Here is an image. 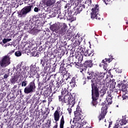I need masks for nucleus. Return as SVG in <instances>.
<instances>
[{"instance_id": "nucleus-9", "label": "nucleus", "mask_w": 128, "mask_h": 128, "mask_svg": "<svg viewBox=\"0 0 128 128\" xmlns=\"http://www.w3.org/2000/svg\"><path fill=\"white\" fill-rule=\"evenodd\" d=\"M10 64V58L8 56H4L0 60V66L2 68H6Z\"/></svg>"}, {"instance_id": "nucleus-58", "label": "nucleus", "mask_w": 128, "mask_h": 128, "mask_svg": "<svg viewBox=\"0 0 128 128\" xmlns=\"http://www.w3.org/2000/svg\"><path fill=\"white\" fill-rule=\"evenodd\" d=\"M32 54L33 56H38L40 54V52H34Z\"/></svg>"}, {"instance_id": "nucleus-33", "label": "nucleus", "mask_w": 128, "mask_h": 128, "mask_svg": "<svg viewBox=\"0 0 128 128\" xmlns=\"http://www.w3.org/2000/svg\"><path fill=\"white\" fill-rule=\"evenodd\" d=\"M58 14V18H60V20H62V18L64 19L66 18V12H64V13L62 14L60 12H59Z\"/></svg>"}, {"instance_id": "nucleus-64", "label": "nucleus", "mask_w": 128, "mask_h": 128, "mask_svg": "<svg viewBox=\"0 0 128 128\" xmlns=\"http://www.w3.org/2000/svg\"><path fill=\"white\" fill-rule=\"evenodd\" d=\"M116 82H112L111 83V85L112 86V88H116Z\"/></svg>"}, {"instance_id": "nucleus-23", "label": "nucleus", "mask_w": 128, "mask_h": 128, "mask_svg": "<svg viewBox=\"0 0 128 128\" xmlns=\"http://www.w3.org/2000/svg\"><path fill=\"white\" fill-rule=\"evenodd\" d=\"M18 78H20V76H18V74H16V76H12L10 80V84H14L16 82H18Z\"/></svg>"}, {"instance_id": "nucleus-57", "label": "nucleus", "mask_w": 128, "mask_h": 128, "mask_svg": "<svg viewBox=\"0 0 128 128\" xmlns=\"http://www.w3.org/2000/svg\"><path fill=\"white\" fill-rule=\"evenodd\" d=\"M70 85L72 88H74L76 86V82L70 83Z\"/></svg>"}, {"instance_id": "nucleus-1", "label": "nucleus", "mask_w": 128, "mask_h": 128, "mask_svg": "<svg viewBox=\"0 0 128 128\" xmlns=\"http://www.w3.org/2000/svg\"><path fill=\"white\" fill-rule=\"evenodd\" d=\"M87 74L89 76H87L88 80L92 79L91 80L92 104L94 106H95V108H96V106L98 104V98H100V86L98 85L104 86L106 84V81L102 78H98L97 72L88 71Z\"/></svg>"}, {"instance_id": "nucleus-40", "label": "nucleus", "mask_w": 128, "mask_h": 128, "mask_svg": "<svg viewBox=\"0 0 128 128\" xmlns=\"http://www.w3.org/2000/svg\"><path fill=\"white\" fill-rule=\"evenodd\" d=\"M92 4V0H88L85 2V6L88 8V6H90Z\"/></svg>"}, {"instance_id": "nucleus-20", "label": "nucleus", "mask_w": 128, "mask_h": 128, "mask_svg": "<svg viewBox=\"0 0 128 128\" xmlns=\"http://www.w3.org/2000/svg\"><path fill=\"white\" fill-rule=\"evenodd\" d=\"M74 120H76V122H78L80 120H84V117H82V113H74Z\"/></svg>"}, {"instance_id": "nucleus-59", "label": "nucleus", "mask_w": 128, "mask_h": 128, "mask_svg": "<svg viewBox=\"0 0 128 128\" xmlns=\"http://www.w3.org/2000/svg\"><path fill=\"white\" fill-rule=\"evenodd\" d=\"M52 96H54L52 94L48 98V101L50 102H52Z\"/></svg>"}, {"instance_id": "nucleus-5", "label": "nucleus", "mask_w": 128, "mask_h": 128, "mask_svg": "<svg viewBox=\"0 0 128 128\" xmlns=\"http://www.w3.org/2000/svg\"><path fill=\"white\" fill-rule=\"evenodd\" d=\"M73 62H71L68 66H70L71 68L72 67V66L75 64V66L78 68H80V65L82 64V62L84 60V55L80 54H78V55L76 56H73L72 58H74Z\"/></svg>"}, {"instance_id": "nucleus-34", "label": "nucleus", "mask_w": 128, "mask_h": 128, "mask_svg": "<svg viewBox=\"0 0 128 128\" xmlns=\"http://www.w3.org/2000/svg\"><path fill=\"white\" fill-rule=\"evenodd\" d=\"M32 100H33L32 104H34V102H36V100H40V97H38V93L36 92V94L33 96Z\"/></svg>"}, {"instance_id": "nucleus-48", "label": "nucleus", "mask_w": 128, "mask_h": 128, "mask_svg": "<svg viewBox=\"0 0 128 128\" xmlns=\"http://www.w3.org/2000/svg\"><path fill=\"white\" fill-rule=\"evenodd\" d=\"M14 54L16 56H22V52L20 51H16L15 52Z\"/></svg>"}, {"instance_id": "nucleus-35", "label": "nucleus", "mask_w": 128, "mask_h": 128, "mask_svg": "<svg viewBox=\"0 0 128 128\" xmlns=\"http://www.w3.org/2000/svg\"><path fill=\"white\" fill-rule=\"evenodd\" d=\"M106 88L104 87L102 90H100V94H101L100 96H102L106 94Z\"/></svg>"}, {"instance_id": "nucleus-38", "label": "nucleus", "mask_w": 128, "mask_h": 128, "mask_svg": "<svg viewBox=\"0 0 128 128\" xmlns=\"http://www.w3.org/2000/svg\"><path fill=\"white\" fill-rule=\"evenodd\" d=\"M57 14H56L54 12H53V11H50L48 14L50 18H54L56 16Z\"/></svg>"}, {"instance_id": "nucleus-15", "label": "nucleus", "mask_w": 128, "mask_h": 128, "mask_svg": "<svg viewBox=\"0 0 128 128\" xmlns=\"http://www.w3.org/2000/svg\"><path fill=\"white\" fill-rule=\"evenodd\" d=\"M21 70V69H19V70L16 72V74H17L18 76H20V78H23L24 76V78H30V74L29 72H28L26 70H24L22 72H20Z\"/></svg>"}, {"instance_id": "nucleus-36", "label": "nucleus", "mask_w": 128, "mask_h": 128, "mask_svg": "<svg viewBox=\"0 0 128 128\" xmlns=\"http://www.w3.org/2000/svg\"><path fill=\"white\" fill-rule=\"evenodd\" d=\"M60 94V90L54 88V92L52 93V94H56V96H58Z\"/></svg>"}, {"instance_id": "nucleus-31", "label": "nucleus", "mask_w": 128, "mask_h": 128, "mask_svg": "<svg viewBox=\"0 0 128 128\" xmlns=\"http://www.w3.org/2000/svg\"><path fill=\"white\" fill-rule=\"evenodd\" d=\"M64 115H62L60 120V128H64Z\"/></svg>"}, {"instance_id": "nucleus-52", "label": "nucleus", "mask_w": 128, "mask_h": 128, "mask_svg": "<svg viewBox=\"0 0 128 128\" xmlns=\"http://www.w3.org/2000/svg\"><path fill=\"white\" fill-rule=\"evenodd\" d=\"M10 40H12V39L10 38H4L2 40V42L3 44H6V42H10Z\"/></svg>"}, {"instance_id": "nucleus-47", "label": "nucleus", "mask_w": 128, "mask_h": 128, "mask_svg": "<svg viewBox=\"0 0 128 128\" xmlns=\"http://www.w3.org/2000/svg\"><path fill=\"white\" fill-rule=\"evenodd\" d=\"M16 88H18L17 85H15L14 86V87L12 88V90L14 92H16L18 90V89H16Z\"/></svg>"}, {"instance_id": "nucleus-11", "label": "nucleus", "mask_w": 128, "mask_h": 128, "mask_svg": "<svg viewBox=\"0 0 128 128\" xmlns=\"http://www.w3.org/2000/svg\"><path fill=\"white\" fill-rule=\"evenodd\" d=\"M112 56H111L110 58H106L104 60H103L101 62V64H100L99 66L100 68H102L103 66L104 70H106V68L108 67V64H110V62L112 60Z\"/></svg>"}, {"instance_id": "nucleus-18", "label": "nucleus", "mask_w": 128, "mask_h": 128, "mask_svg": "<svg viewBox=\"0 0 128 128\" xmlns=\"http://www.w3.org/2000/svg\"><path fill=\"white\" fill-rule=\"evenodd\" d=\"M62 91L61 92L62 94H68V85L66 84L64 81L63 82L62 84Z\"/></svg>"}, {"instance_id": "nucleus-7", "label": "nucleus", "mask_w": 128, "mask_h": 128, "mask_svg": "<svg viewBox=\"0 0 128 128\" xmlns=\"http://www.w3.org/2000/svg\"><path fill=\"white\" fill-rule=\"evenodd\" d=\"M52 56V51L44 52V56L40 60V64L42 66H44L46 64H48L50 62Z\"/></svg>"}, {"instance_id": "nucleus-63", "label": "nucleus", "mask_w": 128, "mask_h": 128, "mask_svg": "<svg viewBox=\"0 0 128 128\" xmlns=\"http://www.w3.org/2000/svg\"><path fill=\"white\" fill-rule=\"evenodd\" d=\"M4 72H6V69H2L1 70L0 74H4Z\"/></svg>"}, {"instance_id": "nucleus-50", "label": "nucleus", "mask_w": 128, "mask_h": 128, "mask_svg": "<svg viewBox=\"0 0 128 128\" xmlns=\"http://www.w3.org/2000/svg\"><path fill=\"white\" fill-rule=\"evenodd\" d=\"M94 54V51L88 50V56H92Z\"/></svg>"}, {"instance_id": "nucleus-10", "label": "nucleus", "mask_w": 128, "mask_h": 128, "mask_svg": "<svg viewBox=\"0 0 128 128\" xmlns=\"http://www.w3.org/2000/svg\"><path fill=\"white\" fill-rule=\"evenodd\" d=\"M91 18H96V20H100V15L98 14V6L96 5L94 8L92 10Z\"/></svg>"}, {"instance_id": "nucleus-61", "label": "nucleus", "mask_w": 128, "mask_h": 128, "mask_svg": "<svg viewBox=\"0 0 128 128\" xmlns=\"http://www.w3.org/2000/svg\"><path fill=\"white\" fill-rule=\"evenodd\" d=\"M122 100H126L128 98V96L126 95V94H124L122 96Z\"/></svg>"}, {"instance_id": "nucleus-62", "label": "nucleus", "mask_w": 128, "mask_h": 128, "mask_svg": "<svg viewBox=\"0 0 128 128\" xmlns=\"http://www.w3.org/2000/svg\"><path fill=\"white\" fill-rule=\"evenodd\" d=\"M39 10H40V8H38V7H36L34 8V12H38Z\"/></svg>"}, {"instance_id": "nucleus-46", "label": "nucleus", "mask_w": 128, "mask_h": 128, "mask_svg": "<svg viewBox=\"0 0 128 128\" xmlns=\"http://www.w3.org/2000/svg\"><path fill=\"white\" fill-rule=\"evenodd\" d=\"M104 73H100L98 74V78H102L104 80Z\"/></svg>"}, {"instance_id": "nucleus-49", "label": "nucleus", "mask_w": 128, "mask_h": 128, "mask_svg": "<svg viewBox=\"0 0 128 128\" xmlns=\"http://www.w3.org/2000/svg\"><path fill=\"white\" fill-rule=\"evenodd\" d=\"M16 52V49H14L13 50H11L10 52L7 55H6L8 56H12V54H14V52Z\"/></svg>"}, {"instance_id": "nucleus-12", "label": "nucleus", "mask_w": 128, "mask_h": 128, "mask_svg": "<svg viewBox=\"0 0 128 128\" xmlns=\"http://www.w3.org/2000/svg\"><path fill=\"white\" fill-rule=\"evenodd\" d=\"M30 74L29 78H30L34 76H36V74H38L36 78H40V74H38V70H36V65H31L30 68Z\"/></svg>"}, {"instance_id": "nucleus-53", "label": "nucleus", "mask_w": 128, "mask_h": 128, "mask_svg": "<svg viewBox=\"0 0 128 128\" xmlns=\"http://www.w3.org/2000/svg\"><path fill=\"white\" fill-rule=\"evenodd\" d=\"M46 14L44 12L42 13L39 14V16L41 18H46Z\"/></svg>"}, {"instance_id": "nucleus-28", "label": "nucleus", "mask_w": 128, "mask_h": 128, "mask_svg": "<svg viewBox=\"0 0 128 128\" xmlns=\"http://www.w3.org/2000/svg\"><path fill=\"white\" fill-rule=\"evenodd\" d=\"M76 98L72 97L71 98L69 102H68V104L69 106H74V104H76Z\"/></svg>"}, {"instance_id": "nucleus-30", "label": "nucleus", "mask_w": 128, "mask_h": 128, "mask_svg": "<svg viewBox=\"0 0 128 128\" xmlns=\"http://www.w3.org/2000/svg\"><path fill=\"white\" fill-rule=\"evenodd\" d=\"M80 72H86V70H88V68L84 64H80Z\"/></svg>"}, {"instance_id": "nucleus-25", "label": "nucleus", "mask_w": 128, "mask_h": 128, "mask_svg": "<svg viewBox=\"0 0 128 128\" xmlns=\"http://www.w3.org/2000/svg\"><path fill=\"white\" fill-rule=\"evenodd\" d=\"M84 64L87 68H92V66H94V64H92V60H86Z\"/></svg>"}, {"instance_id": "nucleus-17", "label": "nucleus", "mask_w": 128, "mask_h": 128, "mask_svg": "<svg viewBox=\"0 0 128 128\" xmlns=\"http://www.w3.org/2000/svg\"><path fill=\"white\" fill-rule=\"evenodd\" d=\"M56 0H44L43 4L46 8L48 6H54Z\"/></svg>"}, {"instance_id": "nucleus-27", "label": "nucleus", "mask_w": 128, "mask_h": 128, "mask_svg": "<svg viewBox=\"0 0 128 128\" xmlns=\"http://www.w3.org/2000/svg\"><path fill=\"white\" fill-rule=\"evenodd\" d=\"M52 12H54L56 14H58L59 12H60V8L58 6H54L52 8Z\"/></svg>"}, {"instance_id": "nucleus-60", "label": "nucleus", "mask_w": 128, "mask_h": 128, "mask_svg": "<svg viewBox=\"0 0 128 128\" xmlns=\"http://www.w3.org/2000/svg\"><path fill=\"white\" fill-rule=\"evenodd\" d=\"M84 56H88V50H86L84 52Z\"/></svg>"}, {"instance_id": "nucleus-4", "label": "nucleus", "mask_w": 128, "mask_h": 128, "mask_svg": "<svg viewBox=\"0 0 128 128\" xmlns=\"http://www.w3.org/2000/svg\"><path fill=\"white\" fill-rule=\"evenodd\" d=\"M34 8L32 4L24 6L18 12V18H26V14L32 12V8Z\"/></svg>"}, {"instance_id": "nucleus-19", "label": "nucleus", "mask_w": 128, "mask_h": 128, "mask_svg": "<svg viewBox=\"0 0 128 128\" xmlns=\"http://www.w3.org/2000/svg\"><path fill=\"white\" fill-rule=\"evenodd\" d=\"M34 26L33 24L28 22L27 24H25L24 29L25 30H26L28 32H30Z\"/></svg>"}, {"instance_id": "nucleus-42", "label": "nucleus", "mask_w": 128, "mask_h": 128, "mask_svg": "<svg viewBox=\"0 0 128 128\" xmlns=\"http://www.w3.org/2000/svg\"><path fill=\"white\" fill-rule=\"evenodd\" d=\"M70 8H72V6H70V4H67L64 6V8H67V10H70Z\"/></svg>"}, {"instance_id": "nucleus-6", "label": "nucleus", "mask_w": 128, "mask_h": 128, "mask_svg": "<svg viewBox=\"0 0 128 128\" xmlns=\"http://www.w3.org/2000/svg\"><path fill=\"white\" fill-rule=\"evenodd\" d=\"M36 83H34V80L30 82L28 86H26L24 89V92L26 94H32L36 92Z\"/></svg>"}, {"instance_id": "nucleus-43", "label": "nucleus", "mask_w": 128, "mask_h": 128, "mask_svg": "<svg viewBox=\"0 0 128 128\" xmlns=\"http://www.w3.org/2000/svg\"><path fill=\"white\" fill-rule=\"evenodd\" d=\"M80 112L82 113V109H80V106H77V108H76V111L74 112V113H78Z\"/></svg>"}, {"instance_id": "nucleus-29", "label": "nucleus", "mask_w": 128, "mask_h": 128, "mask_svg": "<svg viewBox=\"0 0 128 128\" xmlns=\"http://www.w3.org/2000/svg\"><path fill=\"white\" fill-rule=\"evenodd\" d=\"M51 94H52V92L50 90H46L44 92L43 94H42V92H40V94H42V96L44 95L46 98H48V96H50Z\"/></svg>"}, {"instance_id": "nucleus-54", "label": "nucleus", "mask_w": 128, "mask_h": 128, "mask_svg": "<svg viewBox=\"0 0 128 128\" xmlns=\"http://www.w3.org/2000/svg\"><path fill=\"white\" fill-rule=\"evenodd\" d=\"M112 90H110L108 92L107 94L108 98H114V96H112Z\"/></svg>"}, {"instance_id": "nucleus-56", "label": "nucleus", "mask_w": 128, "mask_h": 128, "mask_svg": "<svg viewBox=\"0 0 128 128\" xmlns=\"http://www.w3.org/2000/svg\"><path fill=\"white\" fill-rule=\"evenodd\" d=\"M76 82V77L72 78L71 80L68 81V82H69V84H70V82Z\"/></svg>"}, {"instance_id": "nucleus-45", "label": "nucleus", "mask_w": 128, "mask_h": 128, "mask_svg": "<svg viewBox=\"0 0 128 128\" xmlns=\"http://www.w3.org/2000/svg\"><path fill=\"white\" fill-rule=\"evenodd\" d=\"M52 120H47V122L46 123V124L47 126V128H50L52 126Z\"/></svg>"}, {"instance_id": "nucleus-24", "label": "nucleus", "mask_w": 128, "mask_h": 128, "mask_svg": "<svg viewBox=\"0 0 128 128\" xmlns=\"http://www.w3.org/2000/svg\"><path fill=\"white\" fill-rule=\"evenodd\" d=\"M65 34V38H66V40H70L74 36L72 35V32L70 30H66V32L64 34Z\"/></svg>"}, {"instance_id": "nucleus-8", "label": "nucleus", "mask_w": 128, "mask_h": 128, "mask_svg": "<svg viewBox=\"0 0 128 128\" xmlns=\"http://www.w3.org/2000/svg\"><path fill=\"white\" fill-rule=\"evenodd\" d=\"M64 96V98L62 96H58V100L60 102H62V104H68L69 100H70L71 98H72V95L70 92H68L67 94H62Z\"/></svg>"}, {"instance_id": "nucleus-55", "label": "nucleus", "mask_w": 128, "mask_h": 128, "mask_svg": "<svg viewBox=\"0 0 128 128\" xmlns=\"http://www.w3.org/2000/svg\"><path fill=\"white\" fill-rule=\"evenodd\" d=\"M68 76L66 78V80H67L68 82V80H71L72 78V75L70 74H68Z\"/></svg>"}, {"instance_id": "nucleus-41", "label": "nucleus", "mask_w": 128, "mask_h": 128, "mask_svg": "<svg viewBox=\"0 0 128 128\" xmlns=\"http://www.w3.org/2000/svg\"><path fill=\"white\" fill-rule=\"evenodd\" d=\"M21 84L22 87H26V86L28 84V81L24 80L22 82H21Z\"/></svg>"}, {"instance_id": "nucleus-21", "label": "nucleus", "mask_w": 128, "mask_h": 128, "mask_svg": "<svg viewBox=\"0 0 128 128\" xmlns=\"http://www.w3.org/2000/svg\"><path fill=\"white\" fill-rule=\"evenodd\" d=\"M60 110L57 109L54 114V120L55 121H56V122H58V120H60Z\"/></svg>"}, {"instance_id": "nucleus-37", "label": "nucleus", "mask_w": 128, "mask_h": 128, "mask_svg": "<svg viewBox=\"0 0 128 128\" xmlns=\"http://www.w3.org/2000/svg\"><path fill=\"white\" fill-rule=\"evenodd\" d=\"M121 90L123 92H128V88L124 84L122 85Z\"/></svg>"}, {"instance_id": "nucleus-32", "label": "nucleus", "mask_w": 128, "mask_h": 128, "mask_svg": "<svg viewBox=\"0 0 128 128\" xmlns=\"http://www.w3.org/2000/svg\"><path fill=\"white\" fill-rule=\"evenodd\" d=\"M128 122V118L125 116V118L122 119V120H121V122L120 123V124H121V126H124V124H126Z\"/></svg>"}, {"instance_id": "nucleus-26", "label": "nucleus", "mask_w": 128, "mask_h": 128, "mask_svg": "<svg viewBox=\"0 0 128 128\" xmlns=\"http://www.w3.org/2000/svg\"><path fill=\"white\" fill-rule=\"evenodd\" d=\"M36 22H38V18L36 16H34L32 18L29 20L28 22L32 24L33 26H36Z\"/></svg>"}, {"instance_id": "nucleus-44", "label": "nucleus", "mask_w": 128, "mask_h": 128, "mask_svg": "<svg viewBox=\"0 0 128 128\" xmlns=\"http://www.w3.org/2000/svg\"><path fill=\"white\" fill-rule=\"evenodd\" d=\"M8 76H10V70H8L7 74H4V80H6V78H8Z\"/></svg>"}, {"instance_id": "nucleus-3", "label": "nucleus", "mask_w": 128, "mask_h": 128, "mask_svg": "<svg viewBox=\"0 0 128 128\" xmlns=\"http://www.w3.org/2000/svg\"><path fill=\"white\" fill-rule=\"evenodd\" d=\"M50 30L53 32H56V34H58L60 36H64L66 30H68V26L66 24L64 23L61 26L58 24H53L50 27Z\"/></svg>"}, {"instance_id": "nucleus-2", "label": "nucleus", "mask_w": 128, "mask_h": 128, "mask_svg": "<svg viewBox=\"0 0 128 128\" xmlns=\"http://www.w3.org/2000/svg\"><path fill=\"white\" fill-rule=\"evenodd\" d=\"M114 97H107L106 100H107V102L104 101L102 102V108L101 109V113L100 116H98V118L99 120H104L106 116V114H108V104H112V98Z\"/></svg>"}, {"instance_id": "nucleus-22", "label": "nucleus", "mask_w": 128, "mask_h": 128, "mask_svg": "<svg viewBox=\"0 0 128 128\" xmlns=\"http://www.w3.org/2000/svg\"><path fill=\"white\" fill-rule=\"evenodd\" d=\"M64 82V78H62L60 82H56L55 85H54V88L60 90V86L62 87V82Z\"/></svg>"}, {"instance_id": "nucleus-51", "label": "nucleus", "mask_w": 128, "mask_h": 128, "mask_svg": "<svg viewBox=\"0 0 128 128\" xmlns=\"http://www.w3.org/2000/svg\"><path fill=\"white\" fill-rule=\"evenodd\" d=\"M56 39L54 38H51L50 40V44H54V42H56Z\"/></svg>"}, {"instance_id": "nucleus-14", "label": "nucleus", "mask_w": 128, "mask_h": 128, "mask_svg": "<svg viewBox=\"0 0 128 128\" xmlns=\"http://www.w3.org/2000/svg\"><path fill=\"white\" fill-rule=\"evenodd\" d=\"M86 5L84 4H80V6L77 7H74L73 8V10H74V14L75 16H76L78 14H80L84 8H86Z\"/></svg>"}, {"instance_id": "nucleus-16", "label": "nucleus", "mask_w": 128, "mask_h": 128, "mask_svg": "<svg viewBox=\"0 0 128 128\" xmlns=\"http://www.w3.org/2000/svg\"><path fill=\"white\" fill-rule=\"evenodd\" d=\"M60 72L62 74V76H68V74H70L68 71H66V69L64 68V63H62L60 66Z\"/></svg>"}, {"instance_id": "nucleus-39", "label": "nucleus", "mask_w": 128, "mask_h": 128, "mask_svg": "<svg viewBox=\"0 0 128 128\" xmlns=\"http://www.w3.org/2000/svg\"><path fill=\"white\" fill-rule=\"evenodd\" d=\"M40 30H38L36 27L33 28L32 29L30 32H32V34H38Z\"/></svg>"}, {"instance_id": "nucleus-13", "label": "nucleus", "mask_w": 128, "mask_h": 128, "mask_svg": "<svg viewBox=\"0 0 128 128\" xmlns=\"http://www.w3.org/2000/svg\"><path fill=\"white\" fill-rule=\"evenodd\" d=\"M64 11L67 20H70L71 22H74V16H76L74 14V12L72 10H65Z\"/></svg>"}]
</instances>
